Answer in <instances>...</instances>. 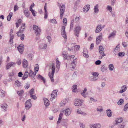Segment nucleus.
Segmentation results:
<instances>
[{"instance_id": "338daca9", "label": "nucleus", "mask_w": 128, "mask_h": 128, "mask_svg": "<svg viewBox=\"0 0 128 128\" xmlns=\"http://www.w3.org/2000/svg\"><path fill=\"white\" fill-rule=\"evenodd\" d=\"M80 128H84L85 125L82 123H80Z\"/></svg>"}, {"instance_id": "a19ab883", "label": "nucleus", "mask_w": 128, "mask_h": 128, "mask_svg": "<svg viewBox=\"0 0 128 128\" xmlns=\"http://www.w3.org/2000/svg\"><path fill=\"white\" fill-rule=\"evenodd\" d=\"M72 91L73 92H76L77 90V86L74 85L72 86Z\"/></svg>"}, {"instance_id": "0e129e2a", "label": "nucleus", "mask_w": 128, "mask_h": 128, "mask_svg": "<svg viewBox=\"0 0 128 128\" xmlns=\"http://www.w3.org/2000/svg\"><path fill=\"white\" fill-rule=\"evenodd\" d=\"M62 112H61L60 114L59 117L58 118L59 120H61L62 119L63 115V114Z\"/></svg>"}, {"instance_id": "9b49d317", "label": "nucleus", "mask_w": 128, "mask_h": 128, "mask_svg": "<svg viewBox=\"0 0 128 128\" xmlns=\"http://www.w3.org/2000/svg\"><path fill=\"white\" fill-rule=\"evenodd\" d=\"M102 30V27L100 24H98L96 27L95 33H97L100 32Z\"/></svg>"}, {"instance_id": "2eb2a0df", "label": "nucleus", "mask_w": 128, "mask_h": 128, "mask_svg": "<svg viewBox=\"0 0 128 128\" xmlns=\"http://www.w3.org/2000/svg\"><path fill=\"white\" fill-rule=\"evenodd\" d=\"M90 6L89 4L85 5L83 8V10L84 12H87L90 9Z\"/></svg>"}, {"instance_id": "de8ad7c7", "label": "nucleus", "mask_w": 128, "mask_h": 128, "mask_svg": "<svg viewBox=\"0 0 128 128\" xmlns=\"http://www.w3.org/2000/svg\"><path fill=\"white\" fill-rule=\"evenodd\" d=\"M125 53L124 52H120L118 54V56L121 57H122L124 56Z\"/></svg>"}, {"instance_id": "412c9836", "label": "nucleus", "mask_w": 128, "mask_h": 128, "mask_svg": "<svg viewBox=\"0 0 128 128\" xmlns=\"http://www.w3.org/2000/svg\"><path fill=\"white\" fill-rule=\"evenodd\" d=\"M22 65L23 67L24 68H26L28 66V62L25 59H24L23 60Z\"/></svg>"}, {"instance_id": "20e7f679", "label": "nucleus", "mask_w": 128, "mask_h": 128, "mask_svg": "<svg viewBox=\"0 0 128 128\" xmlns=\"http://www.w3.org/2000/svg\"><path fill=\"white\" fill-rule=\"evenodd\" d=\"M30 101L31 100L29 99L27 100L25 103V107L27 110H28L32 106V105Z\"/></svg>"}, {"instance_id": "473e14b6", "label": "nucleus", "mask_w": 128, "mask_h": 128, "mask_svg": "<svg viewBox=\"0 0 128 128\" xmlns=\"http://www.w3.org/2000/svg\"><path fill=\"white\" fill-rule=\"evenodd\" d=\"M7 105L6 104H4L2 105L1 108L2 109L6 111V109L7 108Z\"/></svg>"}, {"instance_id": "c03bdc74", "label": "nucleus", "mask_w": 128, "mask_h": 128, "mask_svg": "<svg viewBox=\"0 0 128 128\" xmlns=\"http://www.w3.org/2000/svg\"><path fill=\"white\" fill-rule=\"evenodd\" d=\"M124 111H127L128 110V103L124 106Z\"/></svg>"}, {"instance_id": "6e6d98bb", "label": "nucleus", "mask_w": 128, "mask_h": 128, "mask_svg": "<svg viewBox=\"0 0 128 128\" xmlns=\"http://www.w3.org/2000/svg\"><path fill=\"white\" fill-rule=\"evenodd\" d=\"M50 23L55 24H56L57 23L56 20L55 19L50 20Z\"/></svg>"}, {"instance_id": "423d86ee", "label": "nucleus", "mask_w": 128, "mask_h": 128, "mask_svg": "<svg viewBox=\"0 0 128 128\" xmlns=\"http://www.w3.org/2000/svg\"><path fill=\"white\" fill-rule=\"evenodd\" d=\"M65 27L64 26H62V27L61 30V34L62 36H63L65 39H66V33L65 31Z\"/></svg>"}, {"instance_id": "774afa93", "label": "nucleus", "mask_w": 128, "mask_h": 128, "mask_svg": "<svg viewBox=\"0 0 128 128\" xmlns=\"http://www.w3.org/2000/svg\"><path fill=\"white\" fill-rule=\"evenodd\" d=\"M14 75V73L13 72H10L8 74V76L10 78L11 77Z\"/></svg>"}, {"instance_id": "3c124183", "label": "nucleus", "mask_w": 128, "mask_h": 128, "mask_svg": "<svg viewBox=\"0 0 128 128\" xmlns=\"http://www.w3.org/2000/svg\"><path fill=\"white\" fill-rule=\"evenodd\" d=\"M103 109L102 106L98 107L96 109V110L98 112H101L102 111Z\"/></svg>"}, {"instance_id": "8fccbe9b", "label": "nucleus", "mask_w": 128, "mask_h": 128, "mask_svg": "<svg viewBox=\"0 0 128 128\" xmlns=\"http://www.w3.org/2000/svg\"><path fill=\"white\" fill-rule=\"evenodd\" d=\"M43 47H42V46H40V49H46L47 47L46 44H44V45H43Z\"/></svg>"}, {"instance_id": "4c0bfd02", "label": "nucleus", "mask_w": 128, "mask_h": 128, "mask_svg": "<svg viewBox=\"0 0 128 128\" xmlns=\"http://www.w3.org/2000/svg\"><path fill=\"white\" fill-rule=\"evenodd\" d=\"M56 68H59L60 67V63L58 60V58H57L56 60Z\"/></svg>"}, {"instance_id": "0eeeda50", "label": "nucleus", "mask_w": 128, "mask_h": 128, "mask_svg": "<svg viewBox=\"0 0 128 128\" xmlns=\"http://www.w3.org/2000/svg\"><path fill=\"white\" fill-rule=\"evenodd\" d=\"M84 100H81L79 99H76L75 101L74 105L76 106H80L82 105V104Z\"/></svg>"}, {"instance_id": "393cba45", "label": "nucleus", "mask_w": 128, "mask_h": 128, "mask_svg": "<svg viewBox=\"0 0 128 128\" xmlns=\"http://www.w3.org/2000/svg\"><path fill=\"white\" fill-rule=\"evenodd\" d=\"M98 5V4H97L94 6V12L96 13H97L99 12Z\"/></svg>"}, {"instance_id": "39448f33", "label": "nucleus", "mask_w": 128, "mask_h": 128, "mask_svg": "<svg viewBox=\"0 0 128 128\" xmlns=\"http://www.w3.org/2000/svg\"><path fill=\"white\" fill-rule=\"evenodd\" d=\"M58 90H54L52 92L51 94V96L50 99V101H52L53 99L55 98V97L57 96V92H58Z\"/></svg>"}, {"instance_id": "7ed1b4c3", "label": "nucleus", "mask_w": 128, "mask_h": 128, "mask_svg": "<svg viewBox=\"0 0 128 128\" xmlns=\"http://www.w3.org/2000/svg\"><path fill=\"white\" fill-rule=\"evenodd\" d=\"M33 28L34 31L36 36H38L41 32L40 28L36 25H34L33 26Z\"/></svg>"}, {"instance_id": "b1692460", "label": "nucleus", "mask_w": 128, "mask_h": 128, "mask_svg": "<svg viewBox=\"0 0 128 128\" xmlns=\"http://www.w3.org/2000/svg\"><path fill=\"white\" fill-rule=\"evenodd\" d=\"M55 65L52 63V73H51L52 76L54 75V74L55 72Z\"/></svg>"}, {"instance_id": "a211bd4d", "label": "nucleus", "mask_w": 128, "mask_h": 128, "mask_svg": "<svg viewBox=\"0 0 128 128\" xmlns=\"http://www.w3.org/2000/svg\"><path fill=\"white\" fill-rule=\"evenodd\" d=\"M16 64L15 62H10L8 63L7 65L6 66L7 69H8L11 67H13V66H14Z\"/></svg>"}, {"instance_id": "a18cd8bd", "label": "nucleus", "mask_w": 128, "mask_h": 128, "mask_svg": "<svg viewBox=\"0 0 128 128\" xmlns=\"http://www.w3.org/2000/svg\"><path fill=\"white\" fill-rule=\"evenodd\" d=\"M108 66L109 68V70L111 71L113 70L114 68V66L112 64H110Z\"/></svg>"}, {"instance_id": "ea45409f", "label": "nucleus", "mask_w": 128, "mask_h": 128, "mask_svg": "<svg viewBox=\"0 0 128 128\" xmlns=\"http://www.w3.org/2000/svg\"><path fill=\"white\" fill-rule=\"evenodd\" d=\"M124 101V100L122 98L120 99L118 101V105H120L122 104Z\"/></svg>"}, {"instance_id": "c756f323", "label": "nucleus", "mask_w": 128, "mask_h": 128, "mask_svg": "<svg viewBox=\"0 0 128 128\" xmlns=\"http://www.w3.org/2000/svg\"><path fill=\"white\" fill-rule=\"evenodd\" d=\"M38 77L37 78H38L39 79H40L42 80L43 82L44 83H45L46 82L45 80L44 79V78L42 76L38 74Z\"/></svg>"}, {"instance_id": "69168bd1", "label": "nucleus", "mask_w": 128, "mask_h": 128, "mask_svg": "<svg viewBox=\"0 0 128 128\" xmlns=\"http://www.w3.org/2000/svg\"><path fill=\"white\" fill-rule=\"evenodd\" d=\"M18 7L17 6V5H15L14 6V12H16L18 10Z\"/></svg>"}, {"instance_id": "ddd939ff", "label": "nucleus", "mask_w": 128, "mask_h": 128, "mask_svg": "<svg viewBox=\"0 0 128 128\" xmlns=\"http://www.w3.org/2000/svg\"><path fill=\"white\" fill-rule=\"evenodd\" d=\"M24 48V46L23 44H20L17 47L18 50L21 54H22L23 52Z\"/></svg>"}, {"instance_id": "49530a36", "label": "nucleus", "mask_w": 128, "mask_h": 128, "mask_svg": "<svg viewBox=\"0 0 128 128\" xmlns=\"http://www.w3.org/2000/svg\"><path fill=\"white\" fill-rule=\"evenodd\" d=\"M48 76L50 79L51 81L52 82H53L54 81V80L53 77V76H52L51 73L50 72L49 73Z\"/></svg>"}, {"instance_id": "72a5a7b5", "label": "nucleus", "mask_w": 128, "mask_h": 128, "mask_svg": "<svg viewBox=\"0 0 128 128\" xmlns=\"http://www.w3.org/2000/svg\"><path fill=\"white\" fill-rule=\"evenodd\" d=\"M89 79L91 81H96L98 79V78L96 77L93 76L89 77Z\"/></svg>"}, {"instance_id": "dca6fc26", "label": "nucleus", "mask_w": 128, "mask_h": 128, "mask_svg": "<svg viewBox=\"0 0 128 128\" xmlns=\"http://www.w3.org/2000/svg\"><path fill=\"white\" fill-rule=\"evenodd\" d=\"M123 120V118H118L116 119V123L115 124L116 125L118 124L121 123Z\"/></svg>"}, {"instance_id": "6e6552de", "label": "nucleus", "mask_w": 128, "mask_h": 128, "mask_svg": "<svg viewBox=\"0 0 128 128\" xmlns=\"http://www.w3.org/2000/svg\"><path fill=\"white\" fill-rule=\"evenodd\" d=\"M90 128H100L101 125L99 124H92L89 125Z\"/></svg>"}, {"instance_id": "a878e982", "label": "nucleus", "mask_w": 128, "mask_h": 128, "mask_svg": "<svg viewBox=\"0 0 128 128\" xmlns=\"http://www.w3.org/2000/svg\"><path fill=\"white\" fill-rule=\"evenodd\" d=\"M83 53V56L84 57H85L86 58H88L89 57V56L88 54V51L86 49H85L84 50Z\"/></svg>"}, {"instance_id": "4d7b16f0", "label": "nucleus", "mask_w": 128, "mask_h": 128, "mask_svg": "<svg viewBox=\"0 0 128 128\" xmlns=\"http://www.w3.org/2000/svg\"><path fill=\"white\" fill-rule=\"evenodd\" d=\"M34 89L33 88L31 89L29 91V93L30 94V95H32L34 93Z\"/></svg>"}, {"instance_id": "f03ea898", "label": "nucleus", "mask_w": 128, "mask_h": 128, "mask_svg": "<svg viewBox=\"0 0 128 128\" xmlns=\"http://www.w3.org/2000/svg\"><path fill=\"white\" fill-rule=\"evenodd\" d=\"M81 29V28L80 26L78 25H76L74 30V33L75 35L78 37L79 36V34Z\"/></svg>"}, {"instance_id": "4be33fe9", "label": "nucleus", "mask_w": 128, "mask_h": 128, "mask_svg": "<svg viewBox=\"0 0 128 128\" xmlns=\"http://www.w3.org/2000/svg\"><path fill=\"white\" fill-rule=\"evenodd\" d=\"M43 100H44V104L46 106H47L49 105V100L47 98H43Z\"/></svg>"}, {"instance_id": "603ef678", "label": "nucleus", "mask_w": 128, "mask_h": 128, "mask_svg": "<svg viewBox=\"0 0 128 128\" xmlns=\"http://www.w3.org/2000/svg\"><path fill=\"white\" fill-rule=\"evenodd\" d=\"M92 74L94 76H98V73L96 72H93L92 73Z\"/></svg>"}, {"instance_id": "e433bc0d", "label": "nucleus", "mask_w": 128, "mask_h": 128, "mask_svg": "<svg viewBox=\"0 0 128 128\" xmlns=\"http://www.w3.org/2000/svg\"><path fill=\"white\" fill-rule=\"evenodd\" d=\"M13 14L12 12L10 13L7 16V20H8V21L10 20Z\"/></svg>"}, {"instance_id": "5fc2aeb1", "label": "nucleus", "mask_w": 128, "mask_h": 128, "mask_svg": "<svg viewBox=\"0 0 128 128\" xmlns=\"http://www.w3.org/2000/svg\"><path fill=\"white\" fill-rule=\"evenodd\" d=\"M30 86V84L28 83H27L26 84L25 86H24V88L25 89H27Z\"/></svg>"}, {"instance_id": "c85d7f7f", "label": "nucleus", "mask_w": 128, "mask_h": 128, "mask_svg": "<svg viewBox=\"0 0 128 128\" xmlns=\"http://www.w3.org/2000/svg\"><path fill=\"white\" fill-rule=\"evenodd\" d=\"M46 3L45 4L44 7V10L45 11L44 18L46 19L48 17V14L47 13V10L46 9Z\"/></svg>"}, {"instance_id": "c9c22d12", "label": "nucleus", "mask_w": 128, "mask_h": 128, "mask_svg": "<svg viewBox=\"0 0 128 128\" xmlns=\"http://www.w3.org/2000/svg\"><path fill=\"white\" fill-rule=\"evenodd\" d=\"M80 48V46L79 45H76L72 47V50H73L74 48V50L78 51L79 50Z\"/></svg>"}, {"instance_id": "6ab92c4d", "label": "nucleus", "mask_w": 128, "mask_h": 128, "mask_svg": "<svg viewBox=\"0 0 128 128\" xmlns=\"http://www.w3.org/2000/svg\"><path fill=\"white\" fill-rule=\"evenodd\" d=\"M126 86H122L121 88V90L119 91V92L120 93H122L124 92L126 90Z\"/></svg>"}, {"instance_id": "aec40b11", "label": "nucleus", "mask_w": 128, "mask_h": 128, "mask_svg": "<svg viewBox=\"0 0 128 128\" xmlns=\"http://www.w3.org/2000/svg\"><path fill=\"white\" fill-rule=\"evenodd\" d=\"M24 13L25 16L28 17L30 15V13L28 10L27 8H25L24 10Z\"/></svg>"}, {"instance_id": "cd10ccee", "label": "nucleus", "mask_w": 128, "mask_h": 128, "mask_svg": "<svg viewBox=\"0 0 128 128\" xmlns=\"http://www.w3.org/2000/svg\"><path fill=\"white\" fill-rule=\"evenodd\" d=\"M65 9V6L64 4H63L61 6L60 8V13L64 14Z\"/></svg>"}, {"instance_id": "4468645a", "label": "nucleus", "mask_w": 128, "mask_h": 128, "mask_svg": "<svg viewBox=\"0 0 128 128\" xmlns=\"http://www.w3.org/2000/svg\"><path fill=\"white\" fill-rule=\"evenodd\" d=\"M62 112L64 113L66 116H69L70 114V110L69 108H68L65 110H63L62 111Z\"/></svg>"}, {"instance_id": "bb28decb", "label": "nucleus", "mask_w": 128, "mask_h": 128, "mask_svg": "<svg viewBox=\"0 0 128 128\" xmlns=\"http://www.w3.org/2000/svg\"><path fill=\"white\" fill-rule=\"evenodd\" d=\"M106 112L108 116L110 117L112 116V112L111 110L110 109H108L107 110Z\"/></svg>"}, {"instance_id": "9d476101", "label": "nucleus", "mask_w": 128, "mask_h": 128, "mask_svg": "<svg viewBox=\"0 0 128 128\" xmlns=\"http://www.w3.org/2000/svg\"><path fill=\"white\" fill-rule=\"evenodd\" d=\"M87 91V89L86 88H85L81 92V94L84 98H85L87 97L88 94L86 93V92Z\"/></svg>"}, {"instance_id": "bf43d9fd", "label": "nucleus", "mask_w": 128, "mask_h": 128, "mask_svg": "<svg viewBox=\"0 0 128 128\" xmlns=\"http://www.w3.org/2000/svg\"><path fill=\"white\" fill-rule=\"evenodd\" d=\"M122 45L123 46L126 47L127 46L128 44L127 42H122Z\"/></svg>"}, {"instance_id": "680f3d73", "label": "nucleus", "mask_w": 128, "mask_h": 128, "mask_svg": "<svg viewBox=\"0 0 128 128\" xmlns=\"http://www.w3.org/2000/svg\"><path fill=\"white\" fill-rule=\"evenodd\" d=\"M101 70L103 72H106L107 70L106 68H103L101 67Z\"/></svg>"}, {"instance_id": "79ce46f5", "label": "nucleus", "mask_w": 128, "mask_h": 128, "mask_svg": "<svg viewBox=\"0 0 128 128\" xmlns=\"http://www.w3.org/2000/svg\"><path fill=\"white\" fill-rule=\"evenodd\" d=\"M23 93L24 91L22 90H21L20 91H18L17 92L18 94L20 96H22Z\"/></svg>"}, {"instance_id": "f8f14e48", "label": "nucleus", "mask_w": 128, "mask_h": 128, "mask_svg": "<svg viewBox=\"0 0 128 128\" xmlns=\"http://www.w3.org/2000/svg\"><path fill=\"white\" fill-rule=\"evenodd\" d=\"M118 125V128H125L126 126V124L125 122L120 123Z\"/></svg>"}, {"instance_id": "13d9d810", "label": "nucleus", "mask_w": 128, "mask_h": 128, "mask_svg": "<svg viewBox=\"0 0 128 128\" xmlns=\"http://www.w3.org/2000/svg\"><path fill=\"white\" fill-rule=\"evenodd\" d=\"M30 96L31 98L32 99H33L34 100H36L37 98L36 97V96L34 95H33V94L30 95Z\"/></svg>"}, {"instance_id": "f704fd0d", "label": "nucleus", "mask_w": 128, "mask_h": 128, "mask_svg": "<svg viewBox=\"0 0 128 128\" xmlns=\"http://www.w3.org/2000/svg\"><path fill=\"white\" fill-rule=\"evenodd\" d=\"M25 24H22V26L21 28L20 29V32H23V31L24 30V29L25 28Z\"/></svg>"}, {"instance_id": "09e8293b", "label": "nucleus", "mask_w": 128, "mask_h": 128, "mask_svg": "<svg viewBox=\"0 0 128 128\" xmlns=\"http://www.w3.org/2000/svg\"><path fill=\"white\" fill-rule=\"evenodd\" d=\"M80 2V0H77L74 3V7L75 8L76 7V6Z\"/></svg>"}, {"instance_id": "864d4df0", "label": "nucleus", "mask_w": 128, "mask_h": 128, "mask_svg": "<svg viewBox=\"0 0 128 128\" xmlns=\"http://www.w3.org/2000/svg\"><path fill=\"white\" fill-rule=\"evenodd\" d=\"M5 92L4 91L2 90V91L1 92L0 94V96H1V97H4V94H5Z\"/></svg>"}, {"instance_id": "1a4fd4ad", "label": "nucleus", "mask_w": 128, "mask_h": 128, "mask_svg": "<svg viewBox=\"0 0 128 128\" xmlns=\"http://www.w3.org/2000/svg\"><path fill=\"white\" fill-rule=\"evenodd\" d=\"M102 34L101 33L99 36L96 38V44H98L100 42L102 38Z\"/></svg>"}, {"instance_id": "052dcab7", "label": "nucleus", "mask_w": 128, "mask_h": 128, "mask_svg": "<svg viewBox=\"0 0 128 128\" xmlns=\"http://www.w3.org/2000/svg\"><path fill=\"white\" fill-rule=\"evenodd\" d=\"M107 9L110 12L112 11V8L110 6H108L107 7Z\"/></svg>"}, {"instance_id": "37998d69", "label": "nucleus", "mask_w": 128, "mask_h": 128, "mask_svg": "<svg viewBox=\"0 0 128 128\" xmlns=\"http://www.w3.org/2000/svg\"><path fill=\"white\" fill-rule=\"evenodd\" d=\"M62 126H65L66 127V128H67V127L68 126V124L67 123L66 121L65 120L63 123H62Z\"/></svg>"}, {"instance_id": "7c9ffc66", "label": "nucleus", "mask_w": 128, "mask_h": 128, "mask_svg": "<svg viewBox=\"0 0 128 128\" xmlns=\"http://www.w3.org/2000/svg\"><path fill=\"white\" fill-rule=\"evenodd\" d=\"M67 102V100L66 99H65L62 100L60 104V106L65 105Z\"/></svg>"}, {"instance_id": "5701e85b", "label": "nucleus", "mask_w": 128, "mask_h": 128, "mask_svg": "<svg viewBox=\"0 0 128 128\" xmlns=\"http://www.w3.org/2000/svg\"><path fill=\"white\" fill-rule=\"evenodd\" d=\"M120 50L119 44H118L116 46L114 51V53L115 54H116Z\"/></svg>"}, {"instance_id": "58836bf2", "label": "nucleus", "mask_w": 128, "mask_h": 128, "mask_svg": "<svg viewBox=\"0 0 128 128\" xmlns=\"http://www.w3.org/2000/svg\"><path fill=\"white\" fill-rule=\"evenodd\" d=\"M74 20H73L71 21L70 24V30H71L73 29V27L74 26Z\"/></svg>"}, {"instance_id": "e2e57ef3", "label": "nucleus", "mask_w": 128, "mask_h": 128, "mask_svg": "<svg viewBox=\"0 0 128 128\" xmlns=\"http://www.w3.org/2000/svg\"><path fill=\"white\" fill-rule=\"evenodd\" d=\"M101 63V61L99 60H98L96 61L95 62V64L96 65H99Z\"/></svg>"}, {"instance_id": "2f4dec72", "label": "nucleus", "mask_w": 128, "mask_h": 128, "mask_svg": "<svg viewBox=\"0 0 128 128\" xmlns=\"http://www.w3.org/2000/svg\"><path fill=\"white\" fill-rule=\"evenodd\" d=\"M14 84L17 87L20 86L22 85V84L18 80H16L15 81Z\"/></svg>"}, {"instance_id": "f3484780", "label": "nucleus", "mask_w": 128, "mask_h": 128, "mask_svg": "<svg viewBox=\"0 0 128 128\" xmlns=\"http://www.w3.org/2000/svg\"><path fill=\"white\" fill-rule=\"evenodd\" d=\"M116 32V31H114L113 32L110 33L109 34V35L108 36V38L110 40L111 38H114L116 34L115 33Z\"/></svg>"}, {"instance_id": "f257e3e1", "label": "nucleus", "mask_w": 128, "mask_h": 128, "mask_svg": "<svg viewBox=\"0 0 128 128\" xmlns=\"http://www.w3.org/2000/svg\"><path fill=\"white\" fill-rule=\"evenodd\" d=\"M99 52L100 54V55L99 56V58L101 59L103 57L106 56V54H104V50L103 47L101 46L99 47Z\"/></svg>"}]
</instances>
